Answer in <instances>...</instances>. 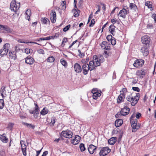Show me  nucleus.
<instances>
[{"instance_id": "1", "label": "nucleus", "mask_w": 156, "mask_h": 156, "mask_svg": "<svg viewBox=\"0 0 156 156\" xmlns=\"http://www.w3.org/2000/svg\"><path fill=\"white\" fill-rule=\"evenodd\" d=\"M140 96V94L139 93L136 94L135 96H133V94L132 93L126 97V99L128 101H132L131 102V105L134 106L137 103Z\"/></svg>"}, {"instance_id": "2", "label": "nucleus", "mask_w": 156, "mask_h": 156, "mask_svg": "<svg viewBox=\"0 0 156 156\" xmlns=\"http://www.w3.org/2000/svg\"><path fill=\"white\" fill-rule=\"evenodd\" d=\"M20 7V3L16 2V0H12L10 3V9L14 12H16Z\"/></svg>"}, {"instance_id": "3", "label": "nucleus", "mask_w": 156, "mask_h": 156, "mask_svg": "<svg viewBox=\"0 0 156 156\" xmlns=\"http://www.w3.org/2000/svg\"><path fill=\"white\" fill-rule=\"evenodd\" d=\"M142 43L145 44L144 45L148 46L151 41L150 37L147 35H145L141 38Z\"/></svg>"}, {"instance_id": "4", "label": "nucleus", "mask_w": 156, "mask_h": 156, "mask_svg": "<svg viewBox=\"0 0 156 156\" xmlns=\"http://www.w3.org/2000/svg\"><path fill=\"white\" fill-rule=\"evenodd\" d=\"M61 134L64 137L68 138H70L73 136V133L71 130L68 129L62 131L61 132Z\"/></svg>"}, {"instance_id": "5", "label": "nucleus", "mask_w": 156, "mask_h": 156, "mask_svg": "<svg viewBox=\"0 0 156 156\" xmlns=\"http://www.w3.org/2000/svg\"><path fill=\"white\" fill-rule=\"evenodd\" d=\"M111 151V150L107 147L102 148L99 152L100 156H105L107 155Z\"/></svg>"}, {"instance_id": "6", "label": "nucleus", "mask_w": 156, "mask_h": 156, "mask_svg": "<svg viewBox=\"0 0 156 156\" xmlns=\"http://www.w3.org/2000/svg\"><path fill=\"white\" fill-rule=\"evenodd\" d=\"M144 61L141 59L136 60L133 64V66L136 68L142 67L144 64Z\"/></svg>"}, {"instance_id": "7", "label": "nucleus", "mask_w": 156, "mask_h": 156, "mask_svg": "<svg viewBox=\"0 0 156 156\" xmlns=\"http://www.w3.org/2000/svg\"><path fill=\"white\" fill-rule=\"evenodd\" d=\"M101 48L103 49L109 50L110 49V44L106 41H104L101 44Z\"/></svg>"}, {"instance_id": "8", "label": "nucleus", "mask_w": 156, "mask_h": 156, "mask_svg": "<svg viewBox=\"0 0 156 156\" xmlns=\"http://www.w3.org/2000/svg\"><path fill=\"white\" fill-rule=\"evenodd\" d=\"M24 141L23 140H21L20 144L21 145V149L23 155L24 156L27 155V146L24 144Z\"/></svg>"}, {"instance_id": "9", "label": "nucleus", "mask_w": 156, "mask_h": 156, "mask_svg": "<svg viewBox=\"0 0 156 156\" xmlns=\"http://www.w3.org/2000/svg\"><path fill=\"white\" fill-rule=\"evenodd\" d=\"M148 46L147 45H144L140 49V51L144 56H147L148 54Z\"/></svg>"}, {"instance_id": "10", "label": "nucleus", "mask_w": 156, "mask_h": 156, "mask_svg": "<svg viewBox=\"0 0 156 156\" xmlns=\"http://www.w3.org/2000/svg\"><path fill=\"white\" fill-rule=\"evenodd\" d=\"M25 60L26 63L29 65H32L35 62V60L30 55L26 57Z\"/></svg>"}, {"instance_id": "11", "label": "nucleus", "mask_w": 156, "mask_h": 156, "mask_svg": "<svg viewBox=\"0 0 156 156\" xmlns=\"http://www.w3.org/2000/svg\"><path fill=\"white\" fill-rule=\"evenodd\" d=\"M129 111L130 108L127 106H125L121 109L120 112V114L122 115H126L129 113Z\"/></svg>"}, {"instance_id": "12", "label": "nucleus", "mask_w": 156, "mask_h": 156, "mask_svg": "<svg viewBox=\"0 0 156 156\" xmlns=\"http://www.w3.org/2000/svg\"><path fill=\"white\" fill-rule=\"evenodd\" d=\"M82 66L83 74L84 75H87L90 69L89 64L87 63L84 64Z\"/></svg>"}, {"instance_id": "13", "label": "nucleus", "mask_w": 156, "mask_h": 156, "mask_svg": "<svg viewBox=\"0 0 156 156\" xmlns=\"http://www.w3.org/2000/svg\"><path fill=\"white\" fill-rule=\"evenodd\" d=\"M97 147L93 144H90L88 147V150L90 154H93L95 151Z\"/></svg>"}, {"instance_id": "14", "label": "nucleus", "mask_w": 156, "mask_h": 156, "mask_svg": "<svg viewBox=\"0 0 156 156\" xmlns=\"http://www.w3.org/2000/svg\"><path fill=\"white\" fill-rule=\"evenodd\" d=\"M128 11H126L125 9L123 8L121 10H120L119 14L118 15V16H120L123 18L125 19L126 18V16L128 14L127 13Z\"/></svg>"}, {"instance_id": "15", "label": "nucleus", "mask_w": 156, "mask_h": 156, "mask_svg": "<svg viewBox=\"0 0 156 156\" xmlns=\"http://www.w3.org/2000/svg\"><path fill=\"white\" fill-rule=\"evenodd\" d=\"M80 138L81 137L79 136L76 135L75 138L71 140V143L74 145L77 144L80 142Z\"/></svg>"}, {"instance_id": "16", "label": "nucleus", "mask_w": 156, "mask_h": 156, "mask_svg": "<svg viewBox=\"0 0 156 156\" xmlns=\"http://www.w3.org/2000/svg\"><path fill=\"white\" fill-rule=\"evenodd\" d=\"M0 29L4 30L8 33H11L12 31V30L7 26L0 25Z\"/></svg>"}, {"instance_id": "17", "label": "nucleus", "mask_w": 156, "mask_h": 156, "mask_svg": "<svg viewBox=\"0 0 156 156\" xmlns=\"http://www.w3.org/2000/svg\"><path fill=\"white\" fill-rule=\"evenodd\" d=\"M3 48H4L1 49L0 51V55L2 57L7 55L8 52V49L6 48V44L4 45Z\"/></svg>"}, {"instance_id": "18", "label": "nucleus", "mask_w": 156, "mask_h": 156, "mask_svg": "<svg viewBox=\"0 0 156 156\" xmlns=\"http://www.w3.org/2000/svg\"><path fill=\"white\" fill-rule=\"evenodd\" d=\"M75 71L76 73H80L82 71V68L81 66L77 63H75L74 66Z\"/></svg>"}, {"instance_id": "19", "label": "nucleus", "mask_w": 156, "mask_h": 156, "mask_svg": "<svg viewBox=\"0 0 156 156\" xmlns=\"http://www.w3.org/2000/svg\"><path fill=\"white\" fill-rule=\"evenodd\" d=\"M93 58L96 67L99 66L100 65L101 62L99 61V59L96 55H94Z\"/></svg>"}, {"instance_id": "20", "label": "nucleus", "mask_w": 156, "mask_h": 156, "mask_svg": "<svg viewBox=\"0 0 156 156\" xmlns=\"http://www.w3.org/2000/svg\"><path fill=\"white\" fill-rule=\"evenodd\" d=\"M9 55L12 59L15 60L17 58L16 53L15 51H9Z\"/></svg>"}, {"instance_id": "21", "label": "nucleus", "mask_w": 156, "mask_h": 156, "mask_svg": "<svg viewBox=\"0 0 156 156\" xmlns=\"http://www.w3.org/2000/svg\"><path fill=\"white\" fill-rule=\"evenodd\" d=\"M5 134L0 135V140L3 142L6 143L7 142L8 138L5 136Z\"/></svg>"}, {"instance_id": "22", "label": "nucleus", "mask_w": 156, "mask_h": 156, "mask_svg": "<svg viewBox=\"0 0 156 156\" xmlns=\"http://www.w3.org/2000/svg\"><path fill=\"white\" fill-rule=\"evenodd\" d=\"M25 14L26 15L25 18L27 19L28 21H29L30 16L31 14V10L30 9H28L27 10Z\"/></svg>"}, {"instance_id": "23", "label": "nucleus", "mask_w": 156, "mask_h": 156, "mask_svg": "<svg viewBox=\"0 0 156 156\" xmlns=\"http://www.w3.org/2000/svg\"><path fill=\"white\" fill-rule=\"evenodd\" d=\"M133 126H131L132 129V131L133 132H136L138 129H139L140 127V124L139 123L138 124H136L134 125Z\"/></svg>"}, {"instance_id": "24", "label": "nucleus", "mask_w": 156, "mask_h": 156, "mask_svg": "<svg viewBox=\"0 0 156 156\" xmlns=\"http://www.w3.org/2000/svg\"><path fill=\"white\" fill-rule=\"evenodd\" d=\"M129 8L133 11L136 12L137 8L136 5L134 3H131L129 4Z\"/></svg>"}, {"instance_id": "25", "label": "nucleus", "mask_w": 156, "mask_h": 156, "mask_svg": "<svg viewBox=\"0 0 156 156\" xmlns=\"http://www.w3.org/2000/svg\"><path fill=\"white\" fill-rule=\"evenodd\" d=\"M123 123V120L122 119H119L115 121V125L116 127H118L121 126Z\"/></svg>"}, {"instance_id": "26", "label": "nucleus", "mask_w": 156, "mask_h": 156, "mask_svg": "<svg viewBox=\"0 0 156 156\" xmlns=\"http://www.w3.org/2000/svg\"><path fill=\"white\" fill-rule=\"evenodd\" d=\"M124 96V95L123 93H121V94L119 95L117 100V102L119 104L122 102L123 98Z\"/></svg>"}, {"instance_id": "27", "label": "nucleus", "mask_w": 156, "mask_h": 156, "mask_svg": "<svg viewBox=\"0 0 156 156\" xmlns=\"http://www.w3.org/2000/svg\"><path fill=\"white\" fill-rule=\"evenodd\" d=\"M101 92L100 91H99V92H98L97 93L94 92L92 96L93 99L95 100L97 99L98 97L101 95Z\"/></svg>"}, {"instance_id": "28", "label": "nucleus", "mask_w": 156, "mask_h": 156, "mask_svg": "<svg viewBox=\"0 0 156 156\" xmlns=\"http://www.w3.org/2000/svg\"><path fill=\"white\" fill-rule=\"evenodd\" d=\"M115 27L113 24L111 25L109 27V30L113 35V33L115 32Z\"/></svg>"}, {"instance_id": "29", "label": "nucleus", "mask_w": 156, "mask_h": 156, "mask_svg": "<svg viewBox=\"0 0 156 156\" xmlns=\"http://www.w3.org/2000/svg\"><path fill=\"white\" fill-rule=\"evenodd\" d=\"M116 142V139L115 137H112L108 140V143L110 145H113Z\"/></svg>"}, {"instance_id": "30", "label": "nucleus", "mask_w": 156, "mask_h": 156, "mask_svg": "<svg viewBox=\"0 0 156 156\" xmlns=\"http://www.w3.org/2000/svg\"><path fill=\"white\" fill-rule=\"evenodd\" d=\"M72 12L74 13V16L75 17H78L79 16V12L80 10L76 8V9H75L72 10Z\"/></svg>"}, {"instance_id": "31", "label": "nucleus", "mask_w": 156, "mask_h": 156, "mask_svg": "<svg viewBox=\"0 0 156 156\" xmlns=\"http://www.w3.org/2000/svg\"><path fill=\"white\" fill-rule=\"evenodd\" d=\"M22 124L28 128H31L32 129H34L35 128V126L32 125L31 124H29L27 122H23Z\"/></svg>"}, {"instance_id": "32", "label": "nucleus", "mask_w": 156, "mask_h": 156, "mask_svg": "<svg viewBox=\"0 0 156 156\" xmlns=\"http://www.w3.org/2000/svg\"><path fill=\"white\" fill-rule=\"evenodd\" d=\"M48 110L46 108H44L41 111L40 113L41 115H45L48 113Z\"/></svg>"}, {"instance_id": "33", "label": "nucleus", "mask_w": 156, "mask_h": 156, "mask_svg": "<svg viewBox=\"0 0 156 156\" xmlns=\"http://www.w3.org/2000/svg\"><path fill=\"white\" fill-rule=\"evenodd\" d=\"M5 88V87H2L1 90V94L3 98L5 97V96H4V94L5 95V93L6 92Z\"/></svg>"}, {"instance_id": "34", "label": "nucleus", "mask_w": 156, "mask_h": 156, "mask_svg": "<svg viewBox=\"0 0 156 156\" xmlns=\"http://www.w3.org/2000/svg\"><path fill=\"white\" fill-rule=\"evenodd\" d=\"M141 76H140L141 78H142L147 73V69H143L141 70Z\"/></svg>"}, {"instance_id": "35", "label": "nucleus", "mask_w": 156, "mask_h": 156, "mask_svg": "<svg viewBox=\"0 0 156 156\" xmlns=\"http://www.w3.org/2000/svg\"><path fill=\"white\" fill-rule=\"evenodd\" d=\"M41 22L42 23L46 24L47 22H49V20L47 18H42L41 19Z\"/></svg>"}, {"instance_id": "36", "label": "nucleus", "mask_w": 156, "mask_h": 156, "mask_svg": "<svg viewBox=\"0 0 156 156\" xmlns=\"http://www.w3.org/2000/svg\"><path fill=\"white\" fill-rule=\"evenodd\" d=\"M60 62L61 64L64 67H66L67 66V62L66 60L62 58L60 60Z\"/></svg>"}, {"instance_id": "37", "label": "nucleus", "mask_w": 156, "mask_h": 156, "mask_svg": "<svg viewBox=\"0 0 156 156\" xmlns=\"http://www.w3.org/2000/svg\"><path fill=\"white\" fill-rule=\"evenodd\" d=\"M80 151L81 152H83L85 151L86 148L85 147V146L84 144L81 143L80 144Z\"/></svg>"}, {"instance_id": "38", "label": "nucleus", "mask_w": 156, "mask_h": 156, "mask_svg": "<svg viewBox=\"0 0 156 156\" xmlns=\"http://www.w3.org/2000/svg\"><path fill=\"white\" fill-rule=\"evenodd\" d=\"M55 58L53 56H50L47 59V61L49 62H52L55 60Z\"/></svg>"}, {"instance_id": "39", "label": "nucleus", "mask_w": 156, "mask_h": 156, "mask_svg": "<svg viewBox=\"0 0 156 156\" xmlns=\"http://www.w3.org/2000/svg\"><path fill=\"white\" fill-rule=\"evenodd\" d=\"M50 17H56V13L55 11L54 10H52L50 13Z\"/></svg>"}, {"instance_id": "40", "label": "nucleus", "mask_w": 156, "mask_h": 156, "mask_svg": "<svg viewBox=\"0 0 156 156\" xmlns=\"http://www.w3.org/2000/svg\"><path fill=\"white\" fill-rule=\"evenodd\" d=\"M4 102L3 99H0V109H2L4 106Z\"/></svg>"}, {"instance_id": "41", "label": "nucleus", "mask_w": 156, "mask_h": 156, "mask_svg": "<svg viewBox=\"0 0 156 156\" xmlns=\"http://www.w3.org/2000/svg\"><path fill=\"white\" fill-rule=\"evenodd\" d=\"M130 122L131 123V126H133L134 125H135V124L137 123V120L136 119H133L131 120Z\"/></svg>"}, {"instance_id": "42", "label": "nucleus", "mask_w": 156, "mask_h": 156, "mask_svg": "<svg viewBox=\"0 0 156 156\" xmlns=\"http://www.w3.org/2000/svg\"><path fill=\"white\" fill-rule=\"evenodd\" d=\"M66 2L65 1H62L61 3V5L62 6L63 9H66Z\"/></svg>"}, {"instance_id": "43", "label": "nucleus", "mask_w": 156, "mask_h": 156, "mask_svg": "<svg viewBox=\"0 0 156 156\" xmlns=\"http://www.w3.org/2000/svg\"><path fill=\"white\" fill-rule=\"evenodd\" d=\"M151 2L149 1H147L145 2V5L146 6H147L149 8H152V5L151 3Z\"/></svg>"}, {"instance_id": "44", "label": "nucleus", "mask_w": 156, "mask_h": 156, "mask_svg": "<svg viewBox=\"0 0 156 156\" xmlns=\"http://www.w3.org/2000/svg\"><path fill=\"white\" fill-rule=\"evenodd\" d=\"M25 52L27 54H30L32 52V50L31 49H29L27 48L25 49Z\"/></svg>"}, {"instance_id": "45", "label": "nucleus", "mask_w": 156, "mask_h": 156, "mask_svg": "<svg viewBox=\"0 0 156 156\" xmlns=\"http://www.w3.org/2000/svg\"><path fill=\"white\" fill-rule=\"evenodd\" d=\"M13 125H14L13 123H11V122L9 123L8 124V128L10 130H11L12 129V128L13 126Z\"/></svg>"}, {"instance_id": "46", "label": "nucleus", "mask_w": 156, "mask_h": 156, "mask_svg": "<svg viewBox=\"0 0 156 156\" xmlns=\"http://www.w3.org/2000/svg\"><path fill=\"white\" fill-rule=\"evenodd\" d=\"M111 43L113 45H115L116 44V40L113 37L111 41Z\"/></svg>"}, {"instance_id": "47", "label": "nucleus", "mask_w": 156, "mask_h": 156, "mask_svg": "<svg viewBox=\"0 0 156 156\" xmlns=\"http://www.w3.org/2000/svg\"><path fill=\"white\" fill-rule=\"evenodd\" d=\"M35 105V109L34 110L36 112H38L39 111V107L38 105L36 103H35L34 104Z\"/></svg>"}, {"instance_id": "48", "label": "nucleus", "mask_w": 156, "mask_h": 156, "mask_svg": "<svg viewBox=\"0 0 156 156\" xmlns=\"http://www.w3.org/2000/svg\"><path fill=\"white\" fill-rule=\"evenodd\" d=\"M70 27V25H68L65 27L63 29V30L64 32L67 31L69 29Z\"/></svg>"}, {"instance_id": "49", "label": "nucleus", "mask_w": 156, "mask_h": 156, "mask_svg": "<svg viewBox=\"0 0 156 156\" xmlns=\"http://www.w3.org/2000/svg\"><path fill=\"white\" fill-rule=\"evenodd\" d=\"M16 51L17 52H19L20 51H22V49H21L19 46H16L15 47Z\"/></svg>"}, {"instance_id": "50", "label": "nucleus", "mask_w": 156, "mask_h": 156, "mask_svg": "<svg viewBox=\"0 0 156 156\" xmlns=\"http://www.w3.org/2000/svg\"><path fill=\"white\" fill-rule=\"evenodd\" d=\"M113 38V37L111 35H108L106 37L107 40L108 41H111Z\"/></svg>"}, {"instance_id": "51", "label": "nucleus", "mask_w": 156, "mask_h": 156, "mask_svg": "<svg viewBox=\"0 0 156 156\" xmlns=\"http://www.w3.org/2000/svg\"><path fill=\"white\" fill-rule=\"evenodd\" d=\"M55 119L53 118L52 119L51 122L50 123V125L52 126H54L55 123Z\"/></svg>"}, {"instance_id": "52", "label": "nucleus", "mask_w": 156, "mask_h": 156, "mask_svg": "<svg viewBox=\"0 0 156 156\" xmlns=\"http://www.w3.org/2000/svg\"><path fill=\"white\" fill-rule=\"evenodd\" d=\"M89 67L90 68V70L91 71L93 70L94 69H95V67H96L95 65H89Z\"/></svg>"}, {"instance_id": "53", "label": "nucleus", "mask_w": 156, "mask_h": 156, "mask_svg": "<svg viewBox=\"0 0 156 156\" xmlns=\"http://www.w3.org/2000/svg\"><path fill=\"white\" fill-rule=\"evenodd\" d=\"M136 74L140 78V76H141V70L137 71L136 72Z\"/></svg>"}, {"instance_id": "54", "label": "nucleus", "mask_w": 156, "mask_h": 156, "mask_svg": "<svg viewBox=\"0 0 156 156\" xmlns=\"http://www.w3.org/2000/svg\"><path fill=\"white\" fill-rule=\"evenodd\" d=\"M99 60L101 63L102 62H104V58L102 55H101L100 56Z\"/></svg>"}, {"instance_id": "55", "label": "nucleus", "mask_w": 156, "mask_h": 156, "mask_svg": "<svg viewBox=\"0 0 156 156\" xmlns=\"http://www.w3.org/2000/svg\"><path fill=\"white\" fill-rule=\"evenodd\" d=\"M132 89L134 91H136L138 92H139L140 90V89L138 87H133Z\"/></svg>"}, {"instance_id": "56", "label": "nucleus", "mask_w": 156, "mask_h": 156, "mask_svg": "<svg viewBox=\"0 0 156 156\" xmlns=\"http://www.w3.org/2000/svg\"><path fill=\"white\" fill-rule=\"evenodd\" d=\"M50 18L51 21L52 23H54L55 22L56 20V17H51Z\"/></svg>"}, {"instance_id": "57", "label": "nucleus", "mask_w": 156, "mask_h": 156, "mask_svg": "<svg viewBox=\"0 0 156 156\" xmlns=\"http://www.w3.org/2000/svg\"><path fill=\"white\" fill-rule=\"evenodd\" d=\"M95 21H94V19H92L91 20V22L89 24V26L90 27H92L94 24Z\"/></svg>"}, {"instance_id": "58", "label": "nucleus", "mask_w": 156, "mask_h": 156, "mask_svg": "<svg viewBox=\"0 0 156 156\" xmlns=\"http://www.w3.org/2000/svg\"><path fill=\"white\" fill-rule=\"evenodd\" d=\"M151 17L152 18L154 19V22L155 23L156 22V14L155 13L152 14L151 16Z\"/></svg>"}, {"instance_id": "59", "label": "nucleus", "mask_w": 156, "mask_h": 156, "mask_svg": "<svg viewBox=\"0 0 156 156\" xmlns=\"http://www.w3.org/2000/svg\"><path fill=\"white\" fill-rule=\"evenodd\" d=\"M17 41L18 42L21 43H26V44H27V42H25L24 40H22V39H19Z\"/></svg>"}, {"instance_id": "60", "label": "nucleus", "mask_w": 156, "mask_h": 156, "mask_svg": "<svg viewBox=\"0 0 156 156\" xmlns=\"http://www.w3.org/2000/svg\"><path fill=\"white\" fill-rule=\"evenodd\" d=\"M141 114L140 113L137 112L136 115V117L137 119H139L141 116Z\"/></svg>"}, {"instance_id": "61", "label": "nucleus", "mask_w": 156, "mask_h": 156, "mask_svg": "<svg viewBox=\"0 0 156 156\" xmlns=\"http://www.w3.org/2000/svg\"><path fill=\"white\" fill-rule=\"evenodd\" d=\"M147 28L151 29L153 28V26L151 24H149L147 26Z\"/></svg>"}, {"instance_id": "62", "label": "nucleus", "mask_w": 156, "mask_h": 156, "mask_svg": "<svg viewBox=\"0 0 156 156\" xmlns=\"http://www.w3.org/2000/svg\"><path fill=\"white\" fill-rule=\"evenodd\" d=\"M29 112L31 114H35L36 112H37L35 111L34 110H29Z\"/></svg>"}, {"instance_id": "63", "label": "nucleus", "mask_w": 156, "mask_h": 156, "mask_svg": "<svg viewBox=\"0 0 156 156\" xmlns=\"http://www.w3.org/2000/svg\"><path fill=\"white\" fill-rule=\"evenodd\" d=\"M4 154V152L3 151L0 150V156H3Z\"/></svg>"}, {"instance_id": "64", "label": "nucleus", "mask_w": 156, "mask_h": 156, "mask_svg": "<svg viewBox=\"0 0 156 156\" xmlns=\"http://www.w3.org/2000/svg\"><path fill=\"white\" fill-rule=\"evenodd\" d=\"M48 152L47 151H45L43 152L42 156H46L48 154Z\"/></svg>"}]
</instances>
